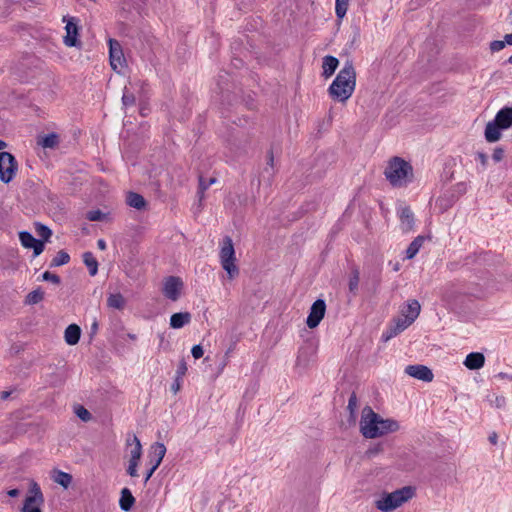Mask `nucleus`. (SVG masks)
<instances>
[{
  "instance_id": "f257e3e1",
  "label": "nucleus",
  "mask_w": 512,
  "mask_h": 512,
  "mask_svg": "<svg viewBox=\"0 0 512 512\" xmlns=\"http://www.w3.org/2000/svg\"><path fill=\"white\" fill-rule=\"evenodd\" d=\"M399 423L393 419H384L375 413L371 407L366 406L362 410L360 431L365 438H377L388 433L398 431Z\"/></svg>"
},
{
  "instance_id": "f03ea898",
  "label": "nucleus",
  "mask_w": 512,
  "mask_h": 512,
  "mask_svg": "<svg viewBox=\"0 0 512 512\" xmlns=\"http://www.w3.org/2000/svg\"><path fill=\"white\" fill-rule=\"evenodd\" d=\"M356 87V72L351 62H346L331 83L328 92L336 101L346 102Z\"/></svg>"
},
{
  "instance_id": "7ed1b4c3",
  "label": "nucleus",
  "mask_w": 512,
  "mask_h": 512,
  "mask_svg": "<svg viewBox=\"0 0 512 512\" xmlns=\"http://www.w3.org/2000/svg\"><path fill=\"white\" fill-rule=\"evenodd\" d=\"M384 175L393 187H403L413 180L411 164L400 157L389 160Z\"/></svg>"
},
{
  "instance_id": "20e7f679",
  "label": "nucleus",
  "mask_w": 512,
  "mask_h": 512,
  "mask_svg": "<svg viewBox=\"0 0 512 512\" xmlns=\"http://www.w3.org/2000/svg\"><path fill=\"white\" fill-rule=\"evenodd\" d=\"M512 127V107H503L492 121L486 124L484 136L487 142L494 143L501 139L502 131Z\"/></svg>"
},
{
  "instance_id": "39448f33",
  "label": "nucleus",
  "mask_w": 512,
  "mask_h": 512,
  "mask_svg": "<svg viewBox=\"0 0 512 512\" xmlns=\"http://www.w3.org/2000/svg\"><path fill=\"white\" fill-rule=\"evenodd\" d=\"M414 496V489L405 486L391 493H383L376 501L375 507L382 512H390L400 507Z\"/></svg>"
},
{
  "instance_id": "423d86ee",
  "label": "nucleus",
  "mask_w": 512,
  "mask_h": 512,
  "mask_svg": "<svg viewBox=\"0 0 512 512\" xmlns=\"http://www.w3.org/2000/svg\"><path fill=\"white\" fill-rule=\"evenodd\" d=\"M222 268L227 272L230 279H234L239 275V268L235 264V249L232 239L229 236L223 238L220 244L219 253Z\"/></svg>"
},
{
  "instance_id": "0eeeda50",
  "label": "nucleus",
  "mask_w": 512,
  "mask_h": 512,
  "mask_svg": "<svg viewBox=\"0 0 512 512\" xmlns=\"http://www.w3.org/2000/svg\"><path fill=\"white\" fill-rule=\"evenodd\" d=\"M44 503V495L40 486L34 480L29 481V490L25 498L22 512H42L41 505Z\"/></svg>"
},
{
  "instance_id": "6e6552de",
  "label": "nucleus",
  "mask_w": 512,
  "mask_h": 512,
  "mask_svg": "<svg viewBox=\"0 0 512 512\" xmlns=\"http://www.w3.org/2000/svg\"><path fill=\"white\" fill-rule=\"evenodd\" d=\"M17 171V163L14 156L9 152H0V180L9 183Z\"/></svg>"
},
{
  "instance_id": "1a4fd4ad",
  "label": "nucleus",
  "mask_w": 512,
  "mask_h": 512,
  "mask_svg": "<svg viewBox=\"0 0 512 512\" xmlns=\"http://www.w3.org/2000/svg\"><path fill=\"white\" fill-rule=\"evenodd\" d=\"M326 303L323 299H317L311 306L306 324L310 329L316 328L324 318Z\"/></svg>"
},
{
  "instance_id": "9d476101",
  "label": "nucleus",
  "mask_w": 512,
  "mask_h": 512,
  "mask_svg": "<svg viewBox=\"0 0 512 512\" xmlns=\"http://www.w3.org/2000/svg\"><path fill=\"white\" fill-rule=\"evenodd\" d=\"M110 65L113 70L119 71L125 65V58L122 47L117 40L109 39Z\"/></svg>"
},
{
  "instance_id": "9b49d317",
  "label": "nucleus",
  "mask_w": 512,
  "mask_h": 512,
  "mask_svg": "<svg viewBox=\"0 0 512 512\" xmlns=\"http://www.w3.org/2000/svg\"><path fill=\"white\" fill-rule=\"evenodd\" d=\"M182 287H183V282L180 278L170 276L165 279L164 287H163V294L168 299H170L172 301H176L180 297Z\"/></svg>"
},
{
  "instance_id": "f8f14e48",
  "label": "nucleus",
  "mask_w": 512,
  "mask_h": 512,
  "mask_svg": "<svg viewBox=\"0 0 512 512\" xmlns=\"http://www.w3.org/2000/svg\"><path fill=\"white\" fill-rule=\"evenodd\" d=\"M63 21L66 22V35L63 38L64 44L68 47H77L80 42L78 40V26L76 19L74 17L68 19L64 17Z\"/></svg>"
},
{
  "instance_id": "ddd939ff",
  "label": "nucleus",
  "mask_w": 512,
  "mask_h": 512,
  "mask_svg": "<svg viewBox=\"0 0 512 512\" xmlns=\"http://www.w3.org/2000/svg\"><path fill=\"white\" fill-rule=\"evenodd\" d=\"M19 239L23 247L33 249L34 256L40 255L44 250L43 242L34 238V236L27 231L20 232Z\"/></svg>"
},
{
  "instance_id": "4468645a",
  "label": "nucleus",
  "mask_w": 512,
  "mask_h": 512,
  "mask_svg": "<svg viewBox=\"0 0 512 512\" xmlns=\"http://www.w3.org/2000/svg\"><path fill=\"white\" fill-rule=\"evenodd\" d=\"M405 372L409 376L424 382H431L434 377L431 369L424 365H409L405 368Z\"/></svg>"
},
{
  "instance_id": "2eb2a0df",
  "label": "nucleus",
  "mask_w": 512,
  "mask_h": 512,
  "mask_svg": "<svg viewBox=\"0 0 512 512\" xmlns=\"http://www.w3.org/2000/svg\"><path fill=\"white\" fill-rule=\"evenodd\" d=\"M414 320L409 319L406 316H402L397 318L394 322V325H392L386 333L383 334L384 339L387 341L391 339L392 337L398 335L400 332L404 331L406 328H408Z\"/></svg>"
},
{
  "instance_id": "dca6fc26",
  "label": "nucleus",
  "mask_w": 512,
  "mask_h": 512,
  "mask_svg": "<svg viewBox=\"0 0 512 512\" xmlns=\"http://www.w3.org/2000/svg\"><path fill=\"white\" fill-rule=\"evenodd\" d=\"M129 461L139 462L142 456V445L136 435H129L126 439Z\"/></svg>"
},
{
  "instance_id": "f3484780",
  "label": "nucleus",
  "mask_w": 512,
  "mask_h": 512,
  "mask_svg": "<svg viewBox=\"0 0 512 512\" xmlns=\"http://www.w3.org/2000/svg\"><path fill=\"white\" fill-rule=\"evenodd\" d=\"M166 454V447L163 443L156 442L150 447L149 451V464L153 466L154 469H157L164 456Z\"/></svg>"
},
{
  "instance_id": "a211bd4d",
  "label": "nucleus",
  "mask_w": 512,
  "mask_h": 512,
  "mask_svg": "<svg viewBox=\"0 0 512 512\" xmlns=\"http://www.w3.org/2000/svg\"><path fill=\"white\" fill-rule=\"evenodd\" d=\"M401 228L404 232H409L414 227V214L408 206H402L399 210Z\"/></svg>"
},
{
  "instance_id": "6ab92c4d",
  "label": "nucleus",
  "mask_w": 512,
  "mask_h": 512,
  "mask_svg": "<svg viewBox=\"0 0 512 512\" xmlns=\"http://www.w3.org/2000/svg\"><path fill=\"white\" fill-rule=\"evenodd\" d=\"M463 364L469 370L481 369L485 364V356L480 352H471L466 356Z\"/></svg>"
},
{
  "instance_id": "aec40b11",
  "label": "nucleus",
  "mask_w": 512,
  "mask_h": 512,
  "mask_svg": "<svg viewBox=\"0 0 512 512\" xmlns=\"http://www.w3.org/2000/svg\"><path fill=\"white\" fill-rule=\"evenodd\" d=\"M80 336H81V329L76 324H70L65 329L64 339L68 345H71V346L76 345L80 340Z\"/></svg>"
},
{
  "instance_id": "412c9836",
  "label": "nucleus",
  "mask_w": 512,
  "mask_h": 512,
  "mask_svg": "<svg viewBox=\"0 0 512 512\" xmlns=\"http://www.w3.org/2000/svg\"><path fill=\"white\" fill-rule=\"evenodd\" d=\"M338 65H339V61L336 57L330 56V55L325 56L323 58V62H322V69H323L322 75L325 78H329L330 76H332L334 74Z\"/></svg>"
},
{
  "instance_id": "4be33fe9",
  "label": "nucleus",
  "mask_w": 512,
  "mask_h": 512,
  "mask_svg": "<svg viewBox=\"0 0 512 512\" xmlns=\"http://www.w3.org/2000/svg\"><path fill=\"white\" fill-rule=\"evenodd\" d=\"M191 321V314L189 312L174 313L170 318V326L174 329H180Z\"/></svg>"
},
{
  "instance_id": "5701e85b",
  "label": "nucleus",
  "mask_w": 512,
  "mask_h": 512,
  "mask_svg": "<svg viewBox=\"0 0 512 512\" xmlns=\"http://www.w3.org/2000/svg\"><path fill=\"white\" fill-rule=\"evenodd\" d=\"M421 306L417 300H410L407 305L402 309V316H406L409 319L416 320L419 316Z\"/></svg>"
},
{
  "instance_id": "b1692460",
  "label": "nucleus",
  "mask_w": 512,
  "mask_h": 512,
  "mask_svg": "<svg viewBox=\"0 0 512 512\" xmlns=\"http://www.w3.org/2000/svg\"><path fill=\"white\" fill-rule=\"evenodd\" d=\"M135 502V498L128 488H124L121 491V497L119 501L120 508L123 511H129Z\"/></svg>"
},
{
  "instance_id": "393cba45",
  "label": "nucleus",
  "mask_w": 512,
  "mask_h": 512,
  "mask_svg": "<svg viewBox=\"0 0 512 512\" xmlns=\"http://www.w3.org/2000/svg\"><path fill=\"white\" fill-rule=\"evenodd\" d=\"M425 241V238L423 236L416 237L408 246L406 250V258L412 259L416 256V254L419 252L420 248L422 247L423 243Z\"/></svg>"
},
{
  "instance_id": "a878e982",
  "label": "nucleus",
  "mask_w": 512,
  "mask_h": 512,
  "mask_svg": "<svg viewBox=\"0 0 512 512\" xmlns=\"http://www.w3.org/2000/svg\"><path fill=\"white\" fill-rule=\"evenodd\" d=\"M38 144L43 148H55L59 144V136L56 133H50L39 137Z\"/></svg>"
},
{
  "instance_id": "bb28decb",
  "label": "nucleus",
  "mask_w": 512,
  "mask_h": 512,
  "mask_svg": "<svg viewBox=\"0 0 512 512\" xmlns=\"http://www.w3.org/2000/svg\"><path fill=\"white\" fill-rule=\"evenodd\" d=\"M127 204L130 207L140 210L145 207L146 202L143 196H141L140 194L135 192H129L127 195Z\"/></svg>"
},
{
  "instance_id": "cd10ccee",
  "label": "nucleus",
  "mask_w": 512,
  "mask_h": 512,
  "mask_svg": "<svg viewBox=\"0 0 512 512\" xmlns=\"http://www.w3.org/2000/svg\"><path fill=\"white\" fill-rule=\"evenodd\" d=\"M83 262L89 269V274L95 276L98 272V262L92 252H85L83 254Z\"/></svg>"
},
{
  "instance_id": "c85d7f7f",
  "label": "nucleus",
  "mask_w": 512,
  "mask_h": 512,
  "mask_svg": "<svg viewBox=\"0 0 512 512\" xmlns=\"http://www.w3.org/2000/svg\"><path fill=\"white\" fill-rule=\"evenodd\" d=\"M53 480L62 487L68 488L72 483V476L66 472L57 470L54 472Z\"/></svg>"
},
{
  "instance_id": "c756f323",
  "label": "nucleus",
  "mask_w": 512,
  "mask_h": 512,
  "mask_svg": "<svg viewBox=\"0 0 512 512\" xmlns=\"http://www.w3.org/2000/svg\"><path fill=\"white\" fill-rule=\"evenodd\" d=\"M216 182V178L214 177H211L209 178L208 180H205L204 177L200 176L199 177V187H198V191H197V197L199 199V201L201 202L205 195V191L212 185Z\"/></svg>"
},
{
  "instance_id": "7c9ffc66",
  "label": "nucleus",
  "mask_w": 512,
  "mask_h": 512,
  "mask_svg": "<svg viewBox=\"0 0 512 512\" xmlns=\"http://www.w3.org/2000/svg\"><path fill=\"white\" fill-rule=\"evenodd\" d=\"M107 304L111 308L121 310L125 306V299L120 293L111 294L107 299Z\"/></svg>"
},
{
  "instance_id": "2f4dec72",
  "label": "nucleus",
  "mask_w": 512,
  "mask_h": 512,
  "mask_svg": "<svg viewBox=\"0 0 512 512\" xmlns=\"http://www.w3.org/2000/svg\"><path fill=\"white\" fill-rule=\"evenodd\" d=\"M350 0H335V13L339 23L345 17Z\"/></svg>"
},
{
  "instance_id": "473e14b6",
  "label": "nucleus",
  "mask_w": 512,
  "mask_h": 512,
  "mask_svg": "<svg viewBox=\"0 0 512 512\" xmlns=\"http://www.w3.org/2000/svg\"><path fill=\"white\" fill-rule=\"evenodd\" d=\"M359 281H360L359 270L358 269H353V271L351 272V275H350V278H349V284H348L349 285V291L353 295L357 294L358 286H359Z\"/></svg>"
},
{
  "instance_id": "72a5a7b5",
  "label": "nucleus",
  "mask_w": 512,
  "mask_h": 512,
  "mask_svg": "<svg viewBox=\"0 0 512 512\" xmlns=\"http://www.w3.org/2000/svg\"><path fill=\"white\" fill-rule=\"evenodd\" d=\"M44 298V292L40 289H36L28 293L25 299V303L29 305L38 304Z\"/></svg>"
},
{
  "instance_id": "f704fd0d",
  "label": "nucleus",
  "mask_w": 512,
  "mask_h": 512,
  "mask_svg": "<svg viewBox=\"0 0 512 512\" xmlns=\"http://www.w3.org/2000/svg\"><path fill=\"white\" fill-rule=\"evenodd\" d=\"M69 261H70L69 254L67 252L61 250L52 259L50 266L51 267H58V266L67 264Z\"/></svg>"
},
{
  "instance_id": "c9c22d12",
  "label": "nucleus",
  "mask_w": 512,
  "mask_h": 512,
  "mask_svg": "<svg viewBox=\"0 0 512 512\" xmlns=\"http://www.w3.org/2000/svg\"><path fill=\"white\" fill-rule=\"evenodd\" d=\"M36 233L45 241H47L52 235V231L47 226L40 223L36 224Z\"/></svg>"
},
{
  "instance_id": "e433bc0d",
  "label": "nucleus",
  "mask_w": 512,
  "mask_h": 512,
  "mask_svg": "<svg viewBox=\"0 0 512 512\" xmlns=\"http://www.w3.org/2000/svg\"><path fill=\"white\" fill-rule=\"evenodd\" d=\"M488 401L490 402V404L496 408H503L506 404V399L504 396H499V395H491V396H488Z\"/></svg>"
},
{
  "instance_id": "4c0bfd02",
  "label": "nucleus",
  "mask_w": 512,
  "mask_h": 512,
  "mask_svg": "<svg viewBox=\"0 0 512 512\" xmlns=\"http://www.w3.org/2000/svg\"><path fill=\"white\" fill-rule=\"evenodd\" d=\"M74 412L84 422H87L91 419V413L81 405L75 407Z\"/></svg>"
},
{
  "instance_id": "58836bf2",
  "label": "nucleus",
  "mask_w": 512,
  "mask_h": 512,
  "mask_svg": "<svg viewBox=\"0 0 512 512\" xmlns=\"http://www.w3.org/2000/svg\"><path fill=\"white\" fill-rule=\"evenodd\" d=\"M86 218L89 221H102L105 218V214L99 209L92 210L87 213Z\"/></svg>"
},
{
  "instance_id": "ea45409f",
  "label": "nucleus",
  "mask_w": 512,
  "mask_h": 512,
  "mask_svg": "<svg viewBox=\"0 0 512 512\" xmlns=\"http://www.w3.org/2000/svg\"><path fill=\"white\" fill-rule=\"evenodd\" d=\"M475 161L480 163L481 171H484L488 165V156L483 152H477L475 154Z\"/></svg>"
},
{
  "instance_id": "a19ab883",
  "label": "nucleus",
  "mask_w": 512,
  "mask_h": 512,
  "mask_svg": "<svg viewBox=\"0 0 512 512\" xmlns=\"http://www.w3.org/2000/svg\"><path fill=\"white\" fill-rule=\"evenodd\" d=\"M42 279L45 280V281H49V282H52L54 284H60V277L56 274H53L49 271H46L42 274Z\"/></svg>"
},
{
  "instance_id": "79ce46f5",
  "label": "nucleus",
  "mask_w": 512,
  "mask_h": 512,
  "mask_svg": "<svg viewBox=\"0 0 512 512\" xmlns=\"http://www.w3.org/2000/svg\"><path fill=\"white\" fill-rule=\"evenodd\" d=\"M505 157V150L502 147H496L492 154V159L494 162L498 163L502 161Z\"/></svg>"
},
{
  "instance_id": "37998d69",
  "label": "nucleus",
  "mask_w": 512,
  "mask_h": 512,
  "mask_svg": "<svg viewBox=\"0 0 512 512\" xmlns=\"http://www.w3.org/2000/svg\"><path fill=\"white\" fill-rule=\"evenodd\" d=\"M187 364L185 362V360H181L179 362V365H178V368H177V371H176V378L178 379H182L183 376L186 374L187 372Z\"/></svg>"
},
{
  "instance_id": "c03bdc74",
  "label": "nucleus",
  "mask_w": 512,
  "mask_h": 512,
  "mask_svg": "<svg viewBox=\"0 0 512 512\" xmlns=\"http://www.w3.org/2000/svg\"><path fill=\"white\" fill-rule=\"evenodd\" d=\"M138 464H139V462H137V461H129L127 473L131 477H138V471H137Z\"/></svg>"
},
{
  "instance_id": "a18cd8bd",
  "label": "nucleus",
  "mask_w": 512,
  "mask_h": 512,
  "mask_svg": "<svg viewBox=\"0 0 512 512\" xmlns=\"http://www.w3.org/2000/svg\"><path fill=\"white\" fill-rule=\"evenodd\" d=\"M506 46L505 41L495 40L490 43V50L492 52H498L504 49Z\"/></svg>"
},
{
  "instance_id": "49530a36",
  "label": "nucleus",
  "mask_w": 512,
  "mask_h": 512,
  "mask_svg": "<svg viewBox=\"0 0 512 512\" xmlns=\"http://www.w3.org/2000/svg\"><path fill=\"white\" fill-rule=\"evenodd\" d=\"M122 102L125 106H131L135 103V97L132 93L124 92Z\"/></svg>"
},
{
  "instance_id": "de8ad7c7",
  "label": "nucleus",
  "mask_w": 512,
  "mask_h": 512,
  "mask_svg": "<svg viewBox=\"0 0 512 512\" xmlns=\"http://www.w3.org/2000/svg\"><path fill=\"white\" fill-rule=\"evenodd\" d=\"M191 353L195 359H199L203 356L204 350L201 345H195L192 347Z\"/></svg>"
},
{
  "instance_id": "09e8293b",
  "label": "nucleus",
  "mask_w": 512,
  "mask_h": 512,
  "mask_svg": "<svg viewBox=\"0 0 512 512\" xmlns=\"http://www.w3.org/2000/svg\"><path fill=\"white\" fill-rule=\"evenodd\" d=\"M181 382H182V379H178V378L175 377L174 383L171 386V389L174 392V394H176L180 390Z\"/></svg>"
},
{
  "instance_id": "8fccbe9b",
  "label": "nucleus",
  "mask_w": 512,
  "mask_h": 512,
  "mask_svg": "<svg viewBox=\"0 0 512 512\" xmlns=\"http://www.w3.org/2000/svg\"><path fill=\"white\" fill-rule=\"evenodd\" d=\"M155 471H156V469H154L153 466H151L145 475L144 483H147L149 481V479L152 477V475Z\"/></svg>"
},
{
  "instance_id": "3c124183",
  "label": "nucleus",
  "mask_w": 512,
  "mask_h": 512,
  "mask_svg": "<svg viewBox=\"0 0 512 512\" xmlns=\"http://www.w3.org/2000/svg\"><path fill=\"white\" fill-rule=\"evenodd\" d=\"M356 403H357L356 396H355V395H352V396L349 398L348 407H349L350 409H353V408L356 406Z\"/></svg>"
},
{
  "instance_id": "603ef678",
  "label": "nucleus",
  "mask_w": 512,
  "mask_h": 512,
  "mask_svg": "<svg viewBox=\"0 0 512 512\" xmlns=\"http://www.w3.org/2000/svg\"><path fill=\"white\" fill-rule=\"evenodd\" d=\"M506 197L509 202L512 203V182L509 184L507 190H506Z\"/></svg>"
},
{
  "instance_id": "864d4df0",
  "label": "nucleus",
  "mask_w": 512,
  "mask_h": 512,
  "mask_svg": "<svg viewBox=\"0 0 512 512\" xmlns=\"http://www.w3.org/2000/svg\"><path fill=\"white\" fill-rule=\"evenodd\" d=\"M489 441L491 444L493 445H496L497 444V441H498V435L493 432L490 436H489Z\"/></svg>"
},
{
  "instance_id": "5fc2aeb1",
  "label": "nucleus",
  "mask_w": 512,
  "mask_h": 512,
  "mask_svg": "<svg viewBox=\"0 0 512 512\" xmlns=\"http://www.w3.org/2000/svg\"><path fill=\"white\" fill-rule=\"evenodd\" d=\"M273 165H274V157H273V153H272V152H269V154H268L267 166H269L270 168H273Z\"/></svg>"
},
{
  "instance_id": "6e6d98bb",
  "label": "nucleus",
  "mask_w": 512,
  "mask_h": 512,
  "mask_svg": "<svg viewBox=\"0 0 512 512\" xmlns=\"http://www.w3.org/2000/svg\"><path fill=\"white\" fill-rule=\"evenodd\" d=\"M97 246H98V248H99L100 250H105V249H106V247H107V246H106V242H105V240H104V239H99V240L97 241Z\"/></svg>"
},
{
  "instance_id": "4d7b16f0",
  "label": "nucleus",
  "mask_w": 512,
  "mask_h": 512,
  "mask_svg": "<svg viewBox=\"0 0 512 512\" xmlns=\"http://www.w3.org/2000/svg\"><path fill=\"white\" fill-rule=\"evenodd\" d=\"M20 494V491L18 489H11L8 491V495L10 497H17Z\"/></svg>"
},
{
  "instance_id": "13d9d810",
  "label": "nucleus",
  "mask_w": 512,
  "mask_h": 512,
  "mask_svg": "<svg viewBox=\"0 0 512 512\" xmlns=\"http://www.w3.org/2000/svg\"><path fill=\"white\" fill-rule=\"evenodd\" d=\"M505 44L512 45V33L505 35Z\"/></svg>"
},
{
  "instance_id": "bf43d9fd",
  "label": "nucleus",
  "mask_w": 512,
  "mask_h": 512,
  "mask_svg": "<svg viewBox=\"0 0 512 512\" xmlns=\"http://www.w3.org/2000/svg\"><path fill=\"white\" fill-rule=\"evenodd\" d=\"M10 394H11V392H9V391H3V392H1L0 398L2 400H6L10 396Z\"/></svg>"
},
{
  "instance_id": "052dcab7",
  "label": "nucleus",
  "mask_w": 512,
  "mask_h": 512,
  "mask_svg": "<svg viewBox=\"0 0 512 512\" xmlns=\"http://www.w3.org/2000/svg\"><path fill=\"white\" fill-rule=\"evenodd\" d=\"M457 187L459 188V191H460L461 193L465 192V190H466V186H465V184H464V183H459V184H457Z\"/></svg>"
},
{
  "instance_id": "680f3d73",
  "label": "nucleus",
  "mask_w": 512,
  "mask_h": 512,
  "mask_svg": "<svg viewBox=\"0 0 512 512\" xmlns=\"http://www.w3.org/2000/svg\"><path fill=\"white\" fill-rule=\"evenodd\" d=\"M6 147V143L2 140H0V150L4 149Z\"/></svg>"
},
{
  "instance_id": "e2e57ef3",
  "label": "nucleus",
  "mask_w": 512,
  "mask_h": 512,
  "mask_svg": "<svg viewBox=\"0 0 512 512\" xmlns=\"http://www.w3.org/2000/svg\"><path fill=\"white\" fill-rule=\"evenodd\" d=\"M378 452V449H375V450H369L368 451V454L371 456V455H374L375 453Z\"/></svg>"
},
{
  "instance_id": "0e129e2a",
  "label": "nucleus",
  "mask_w": 512,
  "mask_h": 512,
  "mask_svg": "<svg viewBox=\"0 0 512 512\" xmlns=\"http://www.w3.org/2000/svg\"><path fill=\"white\" fill-rule=\"evenodd\" d=\"M128 337L132 340H135L136 339V336L134 334H129Z\"/></svg>"
},
{
  "instance_id": "69168bd1",
  "label": "nucleus",
  "mask_w": 512,
  "mask_h": 512,
  "mask_svg": "<svg viewBox=\"0 0 512 512\" xmlns=\"http://www.w3.org/2000/svg\"><path fill=\"white\" fill-rule=\"evenodd\" d=\"M508 62L512 64V55L509 57Z\"/></svg>"
}]
</instances>
